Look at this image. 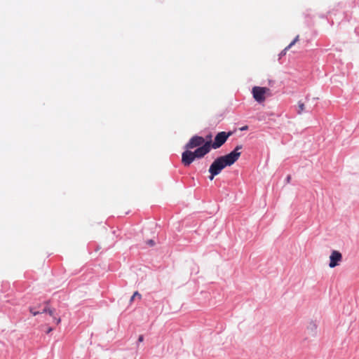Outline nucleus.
Returning a JSON list of instances; mask_svg holds the SVG:
<instances>
[{"instance_id":"obj_1","label":"nucleus","mask_w":359,"mask_h":359,"mask_svg":"<svg viewBox=\"0 0 359 359\" xmlns=\"http://www.w3.org/2000/svg\"><path fill=\"white\" fill-rule=\"evenodd\" d=\"M186 151L182 154V163L189 166L196 158H201L211 149V141H205L198 135L193 136L185 145Z\"/></svg>"},{"instance_id":"obj_2","label":"nucleus","mask_w":359,"mask_h":359,"mask_svg":"<svg viewBox=\"0 0 359 359\" xmlns=\"http://www.w3.org/2000/svg\"><path fill=\"white\" fill-rule=\"evenodd\" d=\"M242 148V145H237L229 154L217 158L210 166L209 179L212 180L215 176L219 175L224 168L233 165L241 156L239 150Z\"/></svg>"},{"instance_id":"obj_3","label":"nucleus","mask_w":359,"mask_h":359,"mask_svg":"<svg viewBox=\"0 0 359 359\" xmlns=\"http://www.w3.org/2000/svg\"><path fill=\"white\" fill-rule=\"evenodd\" d=\"M252 93L253 98L259 103L264 102L267 97L271 95V90L266 87L255 86Z\"/></svg>"},{"instance_id":"obj_4","label":"nucleus","mask_w":359,"mask_h":359,"mask_svg":"<svg viewBox=\"0 0 359 359\" xmlns=\"http://www.w3.org/2000/svg\"><path fill=\"white\" fill-rule=\"evenodd\" d=\"M231 135V132H220L217 133L215 137L214 142H211V148L215 149L219 148L226 142L229 137Z\"/></svg>"},{"instance_id":"obj_5","label":"nucleus","mask_w":359,"mask_h":359,"mask_svg":"<svg viewBox=\"0 0 359 359\" xmlns=\"http://www.w3.org/2000/svg\"><path fill=\"white\" fill-rule=\"evenodd\" d=\"M342 260L341 253L337 250H333L330 256V268L337 266L339 263Z\"/></svg>"},{"instance_id":"obj_6","label":"nucleus","mask_w":359,"mask_h":359,"mask_svg":"<svg viewBox=\"0 0 359 359\" xmlns=\"http://www.w3.org/2000/svg\"><path fill=\"white\" fill-rule=\"evenodd\" d=\"M30 312L34 315V316H36L37 315L38 313H44V312H48V314L50 316H53V320L54 321H55V323L57 325L60 324V323L61 322V319L60 318H56V317H54L53 316V314H54V310L53 309H43L42 311H34L33 309H30Z\"/></svg>"},{"instance_id":"obj_7","label":"nucleus","mask_w":359,"mask_h":359,"mask_svg":"<svg viewBox=\"0 0 359 359\" xmlns=\"http://www.w3.org/2000/svg\"><path fill=\"white\" fill-rule=\"evenodd\" d=\"M299 39V36L297 35L293 41L285 48V50H288L290 48H291Z\"/></svg>"},{"instance_id":"obj_8","label":"nucleus","mask_w":359,"mask_h":359,"mask_svg":"<svg viewBox=\"0 0 359 359\" xmlns=\"http://www.w3.org/2000/svg\"><path fill=\"white\" fill-rule=\"evenodd\" d=\"M304 109H305L304 104L302 102L299 101L298 102V111H297L298 114H301L304 111Z\"/></svg>"},{"instance_id":"obj_9","label":"nucleus","mask_w":359,"mask_h":359,"mask_svg":"<svg viewBox=\"0 0 359 359\" xmlns=\"http://www.w3.org/2000/svg\"><path fill=\"white\" fill-rule=\"evenodd\" d=\"M136 297H138L140 299L142 298V295L137 291H136L133 293V296L131 297L130 302H133Z\"/></svg>"},{"instance_id":"obj_10","label":"nucleus","mask_w":359,"mask_h":359,"mask_svg":"<svg viewBox=\"0 0 359 359\" xmlns=\"http://www.w3.org/2000/svg\"><path fill=\"white\" fill-rule=\"evenodd\" d=\"M147 244H148L150 246H154L155 244V242L153 240H148L147 242Z\"/></svg>"},{"instance_id":"obj_11","label":"nucleus","mask_w":359,"mask_h":359,"mask_svg":"<svg viewBox=\"0 0 359 359\" xmlns=\"http://www.w3.org/2000/svg\"><path fill=\"white\" fill-rule=\"evenodd\" d=\"M143 340H144V337H143V336H142V335H140V336L139 337V338H138V341H139V342H142V341H143Z\"/></svg>"},{"instance_id":"obj_12","label":"nucleus","mask_w":359,"mask_h":359,"mask_svg":"<svg viewBox=\"0 0 359 359\" xmlns=\"http://www.w3.org/2000/svg\"><path fill=\"white\" fill-rule=\"evenodd\" d=\"M287 50H285V49L281 52L280 55H285L286 54Z\"/></svg>"},{"instance_id":"obj_13","label":"nucleus","mask_w":359,"mask_h":359,"mask_svg":"<svg viewBox=\"0 0 359 359\" xmlns=\"http://www.w3.org/2000/svg\"><path fill=\"white\" fill-rule=\"evenodd\" d=\"M290 180H291V177H290V175H288V176L287 177V179H286L287 182H288V183H289V182H290Z\"/></svg>"},{"instance_id":"obj_14","label":"nucleus","mask_w":359,"mask_h":359,"mask_svg":"<svg viewBox=\"0 0 359 359\" xmlns=\"http://www.w3.org/2000/svg\"><path fill=\"white\" fill-rule=\"evenodd\" d=\"M248 129V126H243V128H241V130H247Z\"/></svg>"},{"instance_id":"obj_15","label":"nucleus","mask_w":359,"mask_h":359,"mask_svg":"<svg viewBox=\"0 0 359 359\" xmlns=\"http://www.w3.org/2000/svg\"><path fill=\"white\" fill-rule=\"evenodd\" d=\"M53 330V328L49 327L48 330L46 331V333H50Z\"/></svg>"}]
</instances>
